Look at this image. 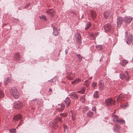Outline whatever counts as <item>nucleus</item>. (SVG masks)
<instances>
[{
	"label": "nucleus",
	"mask_w": 133,
	"mask_h": 133,
	"mask_svg": "<svg viewBox=\"0 0 133 133\" xmlns=\"http://www.w3.org/2000/svg\"><path fill=\"white\" fill-rule=\"evenodd\" d=\"M4 95L3 91L2 90H0V98L3 97Z\"/></svg>",
	"instance_id": "e433bc0d"
},
{
	"label": "nucleus",
	"mask_w": 133,
	"mask_h": 133,
	"mask_svg": "<svg viewBox=\"0 0 133 133\" xmlns=\"http://www.w3.org/2000/svg\"><path fill=\"white\" fill-rule=\"evenodd\" d=\"M112 117H114L113 120L114 122L121 124H124L125 123V121L123 120L118 119V117L116 115H113Z\"/></svg>",
	"instance_id": "f03ea898"
},
{
	"label": "nucleus",
	"mask_w": 133,
	"mask_h": 133,
	"mask_svg": "<svg viewBox=\"0 0 133 133\" xmlns=\"http://www.w3.org/2000/svg\"><path fill=\"white\" fill-rule=\"evenodd\" d=\"M128 63L127 60L125 59H123L121 62V64L122 65L124 66Z\"/></svg>",
	"instance_id": "5701e85b"
},
{
	"label": "nucleus",
	"mask_w": 133,
	"mask_h": 133,
	"mask_svg": "<svg viewBox=\"0 0 133 133\" xmlns=\"http://www.w3.org/2000/svg\"><path fill=\"white\" fill-rule=\"evenodd\" d=\"M112 15V13L110 11H106L104 12V16L105 19H108L111 17Z\"/></svg>",
	"instance_id": "1a4fd4ad"
},
{
	"label": "nucleus",
	"mask_w": 133,
	"mask_h": 133,
	"mask_svg": "<svg viewBox=\"0 0 133 133\" xmlns=\"http://www.w3.org/2000/svg\"><path fill=\"white\" fill-rule=\"evenodd\" d=\"M75 37L76 38V41L79 44H80L82 43L81 39V36L80 33H78L75 35Z\"/></svg>",
	"instance_id": "9d476101"
},
{
	"label": "nucleus",
	"mask_w": 133,
	"mask_h": 133,
	"mask_svg": "<svg viewBox=\"0 0 133 133\" xmlns=\"http://www.w3.org/2000/svg\"><path fill=\"white\" fill-rule=\"evenodd\" d=\"M128 72L127 71H125V74L123 73H121L120 74V78L122 79H123L126 78L127 80H128L129 79Z\"/></svg>",
	"instance_id": "423d86ee"
},
{
	"label": "nucleus",
	"mask_w": 133,
	"mask_h": 133,
	"mask_svg": "<svg viewBox=\"0 0 133 133\" xmlns=\"http://www.w3.org/2000/svg\"><path fill=\"white\" fill-rule=\"evenodd\" d=\"M76 56H77V58L79 62H81L83 58V57L79 54H77Z\"/></svg>",
	"instance_id": "bb28decb"
},
{
	"label": "nucleus",
	"mask_w": 133,
	"mask_h": 133,
	"mask_svg": "<svg viewBox=\"0 0 133 133\" xmlns=\"http://www.w3.org/2000/svg\"><path fill=\"white\" fill-rule=\"evenodd\" d=\"M89 86V84H87V87H88Z\"/></svg>",
	"instance_id": "5fc2aeb1"
},
{
	"label": "nucleus",
	"mask_w": 133,
	"mask_h": 133,
	"mask_svg": "<svg viewBox=\"0 0 133 133\" xmlns=\"http://www.w3.org/2000/svg\"><path fill=\"white\" fill-rule=\"evenodd\" d=\"M85 90V87L82 88H81V91L82 94H84Z\"/></svg>",
	"instance_id": "72a5a7b5"
},
{
	"label": "nucleus",
	"mask_w": 133,
	"mask_h": 133,
	"mask_svg": "<svg viewBox=\"0 0 133 133\" xmlns=\"http://www.w3.org/2000/svg\"><path fill=\"white\" fill-rule=\"evenodd\" d=\"M91 37H93L94 39H95L96 38V37H97V36H96V35L95 34H93L92 33L91 34Z\"/></svg>",
	"instance_id": "58836bf2"
},
{
	"label": "nucleus",
	"mask_w": 133,
	"mask_h": 133,
	"mask_svg": "<svg viewBox=\"0 0 133 133\" xmlns=\"http://www.w3.org/2000/svg\"><path fill=\"white\" fill-rule=\"evenodd\" d=\"M85 95H84L83 96V97L81 99H83L84 101L85 100V99L84 98Z\"/></svg>",
	"instance_id": "de8ad7c7"
},
{
	"label": "nucleus",
	"mask_w": 133,
	"mask_h": 133,
	"mask_svg": "<svg viewBox=\"0 0 133 133\" xmlns=\"http://www.w3.org/2000/svg\"><path fill=\"white\" fill-rule=\"evenodd\" d=\"M80 81V80L79 79H76L73 81L71 82L72 84H74L76 83H77Z\"/></svg>",
	"instance_id": "c85d7f7f"
},
{
	"label": "nucleus",
	"mask_w": 133,
	"mask_h": 133,
	"mask_svg": "<svg viewBox=\"0 0 133 133\" xmlns=\"http://www.w3.org/2000/svg\"><path fill=\"white\" fill-rule=\"evenodd\" d=\"M129 104L128 103H127L124 106H123L121 107V108L123 109H125L126 108V107H127L129 106Z\"/></svg>",
	"instance_id": "79ce46f5"
},
{
	"label": "nucleus",
	"mask_w": 133,
	"mask_h": 133,
	"mask_svg": "<svg viewBox=\"0 0 133 133\" xmlns=\"http://www.w3.org/2000/svg\"><path fill=\"white\" fill-rule=\"evenodd\" d=\"M70 97L73 99H77L79 98L78 96L75 92H72L69 95Z\"/></svg>",
	"instance_id": "9b49d317"
},
{
	"label": "nucleus",
	"mask_w": 133,
	"mask_h": 133,
	"mask_svg": "<svg viewBox=\"0 0 133 133\" xmlns=\"http://www.w3.org/2000/svg\"><path fill=\"white\" fill-rule=\"evenodd\" d=\"M1 83H0V86H1Z\"/></svg>",
	"instance_id": "052dcab7"
},
{
	"label": "nucleus",
	"mask_w": 133,
	"mask_h": 133,
	"mask_svg": "<svg viewBox=\"0 0 133 133\" xmlns=\"http://www.w3.org/2000/svg\"><path fill=\"white\" fill-rule=\"evenodd\" d=\"M8 78L7 77L4 81V82L5 85H8Z\"/></svg>",
	"instance_id": "f704fd0d"
},
{
	"label": "nucleus",
	"mask_w": 133,
	"mask_h": 133,
	"mask_svg": "<svg viewBox=\"0 0 133 133\" xmlns=\"http://www.w3.org/2000/svg\"><path fill=\"white\" fill-rule=\"evenodd\" d=\"M72 13L74 15L75 14H76L74 12H73Z\"/></svg>",
	"instance_id": "603ef678"
},
{
	"label": "nucleus",
	"mask_w": 133,
	"mask_h": 133,
	"mask_svg": "<svg viewBox=\"0 0 133 133\" xmlns=\"http://www.w3.org/2000/svg\"><path fill=\"white\" fill-rule=\"evenodd\" d=\"M92 78V77H91L89 78V79H91Z\"/></svg>",
	"instance_id": "4d7b16f0"
},
{
	"label": "nucleus",
	"mask_w": 133,
	"mask_h": 133,
	"mask_svg": "<svg viewBox=\"0 0 133 133\" xmlns=\"http://www.w3.org/2000/svg\"><path fill=\"white\" fill-rule=\"evenodd\" d=\"M125 21L128 23H130L132 19V18L131 16H125L124 17Z\"/></svg>",
	"instance_id": "2eb2a0df"
},
{
	"label": "nucleus",
	"mask_w": 133,
	"mask_h": 133,
	"mask_svg": "<svg viewBox=\"0 0 133 133\" xmlns=\"http://www.w3.org/2000/svg\"><path fill=\"white\" fill-rule=\"evenodd\" d=\"M117 126L118 125H115L114 127V131L116 132H119V129Z\"/></svg>",
	"instance_id": "393cba45"
},
{
	"label": "nucleus",
	"mask_w": 133,
	"mask_h": 133,
	"mask_svg": "<svg viewBox=\"0 0 133 133\" xmlns=\"http://www.w3.org/2000/svg\"><path fill=\"white\" fill-rule=\"evenodd\" d=\"M21 56L19 53L17 52L16 53L14 56V59L17 62H19Z\"/></svg>",
	"instance_id": "f8f14e48"
},
{
	"label": "nucleus",
	"mask_w": 133,
	"mask_h": 133,
	"mask_svg": "<svg viewBox=\"0 0 133 133\" xmlns=\"http://www.w3.org/2000/svg\"><path fill=\"white\" fill-rule=\"evenodd\" d=\"M96 35V36H98L99 35V33L98 32H97V33H96V34H95Z\"/></svg>",
	"instance_id": "3c124183"
},
{
	"label": "nucleus",
	"mask_w": 133,
	"mask_h": 133,
	"mask_svg": "<svg viewBox=\"0 0 133 133\" xmlns=\"http://www.w3.org/2000/svg\"><path fill=\"white\" fill-rule=\"evenodd\" d=\"M95 47L100 50H101L103 49L102 45H96L95 46Z\"/></svg>",
	"instance_id": "a878e982"
},
{
	"label": "nucleus",
	"mask_w": 133,
	"mask_h": 133,
	"mask_svg": "<svg viewBox=\"0 0 133 133\" xmlns=\"http://www.w3.org/2000/svg\"><path fill=\"white\" fill-rule=\"evenodd\" d=\"M99 92L98 91H95L93 95V97L94 98H97L99 97Z\"/></svg>",
	"instance_id": "b1692460"
},
{
	"label": "nucleus",
	"mask_w": 133,
	"mask_h": 133,
	"mask_svg": "<svg viewBox=\"0 0 133 133\" xmlns=\"http://www.w3.org/2000/svg\"><path fill=\"white\" fill-rule=\"evenodd\" d=\"M22 118V116L21 115L19 114L13 117V119L14 120L18 121L21 119Z\"/></svg>",
	"instance_id": "a211bd4d"
},
{
	"label": "nucleus",
	"mask_w": 133,
	"mask_h": 133,
	"mask_svg": "<svg viewBox=\"0 0 133 133\" xmlns=\"http://www.w3.org/2000/svg\"><path fill=\"white\" fill-rule=\"evenodd\" d=\"M124 97V95L122 94H120L119 97L117 98V100L118 102H119L121 101V99L123 98Z\"/></svg>",
	"instance_id": "aec40b11"
},
{
	"label": "nucleus",
	"mask_w": 133,
	"mask_h": 133,
	"mask_svg": "<svg viewBox=\"0 0 133 133\" xmlns=\"http://www.w3.org/2000/svg\"><path fill=\"white\" fill-rule=\"evenodd\" d=\"M74 74H70L67 77V78L69 80H72L74 77Z\"/></svg>",
	"instance_id": "412c9836"
},
{
	"label": "nucleus",
	"mask_w": 133,
	"mask_h": 133,
	"mask_svg": "<svg viewBox=\"0 0 133 133\" xmlns=\"http://www.w3.org/2000/svg\"><path fill=\"white\" fill-rule=\"evenodd\" d=\"M14 106L16 108H20L23 107V104L21 102L17 101L14 103Z\"/></svg>",
	"instance_id": "6e6552de"
},
{
	"label": "nucleus",
	"mask_w": 133,
	"mask_h": 133,
	"mask_svg": "<svg viewBox=\"0 0 133 133\" xmlns=\"http://www.w3.org/2000/svg\"><path fill=\"white\" fill-rule=\"evenodd\" d=\"M17 20H18H18H18V19H17Z\"/></svg>",
	"instance_id": "0e129e2a"
},
{
	"label": "nucleus",
	"mask_w": 133,
	"mask_h": 133,
	"mask_svg": "<svg viewBox=\"0 0 133 133\" xmlns=\"http://www.w3.org/2000/svg\"><path fill=\"white\" fill-rule=\"evenodd\" d=\"M125 21L124 18L120 17L117 19V24L118 27H120L121 26L122 23Z\"/></svg>",
	"instance_id": "0eeeda50"
},
{
	"label": "nucleus",
	"mask_w": 133,
	"mask_h": 133,
	"mask_svg": "<svg viewBox=\"0 0 133 133\" xmlns=\"http://www.w3.org/2000/svg\"><path fill=\"white\" fill-rule=\"evenodd\" d=\"M91 24L90 22H88L86 25V26L85 28V30H86L87 29L89 28H90V27L91 26Z\"/></svg>",
	"instance_id": "cd10ccee"
},
{
	"label": "nucleus",
	"mask_w": 133,
	"mask_h": 133,
	"mask_svg": "<svg viewBox=\"0 0 133 133\" xmlns=\"http://www.w3.org/2000/svg\"><path fill=\"white\" fill-rule=\"evenodd\" d=\"M94 115L93 112L91 111H89L87 113V117H92Z\"/></svg>",
	"instance_id": "4be33fe9"
},
{
	"label": "nucleus",
	"mask_w": 133,
	"mask_h": 133,
	"mask_svg": "<svg viewBox=\"0 0 133 133\" xmlns=\"http://www.w3.org/2000/svg\"><path fill=\"white\" fill-rule=\"evenodd\" d=\"M60 115L61 116H63V117H66L67 115V114L66 113H65V114H64V113L61 114H60Z\"/></svg>",
	"instance_id": "a19ab883"
},
{
	"label": "nucleus",
	"mask_w": 133,
	"mask_h": 133,
	"mask_svg": "<svg viewBox=\"0 0 133 133\" xmlns=\"http://www.w3.org/2000/svg\"><path fill=\"white\" fill-rule=\"evenodd\" d=\"M66 107H68L70 104L71 100L69 98H66L64 101Z\"/></svg>",
	"instance_id": "4468645a"
},
{
	"label": "nucleus",
	"mask_w": 133,
	"mask_h": 133,
	"mask_svg": "<svg viewBox=\"0 0 133 133\" xmlns=\"http://www.w3.org/2000/svg\"><path fill=\"white\" fill-rule=\"evenodd\" d=\"M97 85V84L96 82H93L92 83V86L93 88H95V87H96V86Z\"/></svg>",
	"instance_id": "c9c22d12"
},
{
	"label": "nucleus",
	"mask_w": 133,
	"mask_h": 133,
	"mask_svg": "<svg viewBox=\"0 0 133 133\" xmlns=\"http://www.w3.org/2000/svg\"><path fill=\"white\" fill-rule=\"evenodd\" d=\"M65 53L66 55H67V54H68V50L67 49H66L65 50Z\"/></svg>",
	"instance_id": "09e8293b"
},
{
	"label": "nucleus",
	"mask_w": 133,
	"mask_h": 133,
	"mask_svg": "<svg viewBox=\"0 0 133 133\" xmlns=\"http://www.w3.org/2000/svg\"><path fill=\"white\" fill-rule=\"evenodd\" d=\"M49 91H52V90L51 89H49Z\"/></svg>",
	"instance_id": "13d9d810"
},
{
	"label": "nucleus",
	"mask_w": 133,
	"mask_h": 133,
	"mask_svg": "<svg viewBox=\"0 0 133 133\" xmlns=\"http://www.w3.org/2000/svg\"><path fill=\"white\" fill-rule=\"evenodd\" d=\"M52 28L53 29V35L55 36H57L58 35V32L56 27L55 26H53Z\"/></svg>",
	"instance_id": "dca6fc26"
},
{
	"label": "nucleus",
	"mask_w": 133,
	"mask_h": 133,
	"mask_svg": "<svg viewBox=\"0 0 133 133\" xmlns=\"http://www.w3.org/2000/svg\"><path fill=\"white\" fill-rule=\"evenodd\" d=\"M132 60H133V58H132Z\"/></svg>",
	"instance_id": "69168bd1"
},
{
	"label": "nucleus",
	"mask_w": 133,
	"mask_h": 133,
	"mask_svg": "<svg viewBox=\"0 0 133 133\" xmlns=\"http://www.w3.org/2000/svg\"><path fill=\"white\" fill-rule=\"evenodd\" d=\"M10 92L15 98H18L19 96V93L15 87H12L10 90Z\"/></svg>",
	"instance_id": "f257e3e1"
},
{
	"label": "nucleus",
	"mask_w": 133,
	"mask_h": 133,
	"mask_svg": "<svg viewBox=\"0 0 133 133\" xmlns=\"http://www.w3.org/2000/svg\"><path fill=\"white\" fill-rule=\"evenodd\" d=\"M57 121H55L54 122H50V125H51L52 127L53 128L55 129H56L57 127Z\"/></svg>",
	"instance_id": "f3484780"
},
{
	"label": "nucleus",
	"mask_w": 133,
	"mask_h": 133,
	"mask_svg": "<svg viewBox=\"0 0 133 133\" xmlns=\"http://www.w3.org/2000/svg\"><path fill=\"white\" fill-rule=\"evenodd\" d=\"M91 14L92 16V17L93 18H95L96 16V13L93 11H91Z\"/></svg>",
	"instance_id": "7c9ffc66"
},
{
	"label": "nucleus",
	"mask_w": 133,
	"mask_h": 133,
	"mask_svg": "<svg viewBox=\"0 0 133 133\" xmlns=\"http://www.w3.org/2000/svg\"><path fill=\"white\" fill-rule=\"evenodd\" d=\"M132 36V35L131 34H129L127 38L126 42L128 44H131L132 42L133 38Z\"/></svg>",
	"instance_id": "ddd939ff"
},
{
	"label": "nucleus",
	"mask_w": 133,
	"mask_h": 133,
	"mask_svg": "<svg viewBox=\"0 0 133 133\" xmlns=\"http://www.w3.org/2000/svg\"><path fill=\"white\" fill-rule=\"evenodd\" d=\"M77 92L79 93H80L81 94H82V92L81 91V90H80L79 91H77Z\"/></svg>",
	"instance_id": "8fccbe9b"
},
{
	"label": "nucleus",
	"mask_w": 133,
	"mask_h": 133,
	"mask_svg": "<svg viewBox=\"0 0 133 133\" xmlns=\"http://www.w3.org/2000/svg\"><path fill=\"white\" fill-rule=\"evenodd\" d=\"M47 16L50 17H53L55 14L54 10L52 9H50L45 12Z\"/></svg>",
	"instance_id": "39448f33"
},
{
	"label": "nucleus",
	"mask_w": 133,
	"mask_h": 133,
	"mask_svg": "<svg viewBox=\"0 0 133 133\" xmlns=\"http://www.w3.org/2000/svg\"><path fill=\"white\" fill-rule=\"evenodd\" d=\"M22 121L21 120L19 122V124L18 125H22Z\"/></svg>",
	"instance_id": "a18cd8bd"
},
{
	"label": "nucleus",
	"mask_w": 133,
	"mask_h": 133,
	"mask_svg": "<svg viewBox=\"0 0 133 133\" xmlns=\"http://www.w3.org/2000/svg\"><path fill=\"white\" fill-rule=\"evenodd\" d=\"M127 34H126H126H125V36H127Z\"/></svg>",
	"instance_id": "680f3d73"
},
{
	"label": "nucleus",
	"mask_w": 133,
	"mask_h": 133,
	"mask_svg": "<svg viewBox=\"0 0 133 133\" xmlns=\"http://www.w3.org/2000/svg\"><path fill=\"white\" fill-rule=\"evenodd\" d=\"M105 101L106 105L108 106L115 105V100L110 98L106 99Z\"/></svg>",
	"instance_id": "7ed1b4c3"
},
{
	"label": "nucleus",
	"mask_w": 133,
	"mask_h": 133,
	"mask_svg": "<svg viewBox=\"0 0 133 133\" xmlns=\"http://www.w3.org/2000/svg\"><path fill=\"white\" fill-rule=\"evenodd\" d=\"M92 110L93 111L96 112V107L95 106H94L92 108Z\"/></svg>",
	"instance_id": "37998d69"
},
{
	"label": "nucleus",
	"mask_w": 133,
	"mask_h": 133,
	"mask_svg": "<svg viewBox=\"0 0 133 133\" xmlns=\"http://www.w3.org/2000/svg\"><path fill=\"white\" fill-rule=\"evenodd\" d=\"M37 103L39 105H40L41 102L40 101H38Z\"/></svg>",
	"instance_id": "49530a36"
},
{
	"label": "nucleus",
	"mask_w": 133,
	"mask_h": 133,
	"mask_svg": "<svg viewBox=\"0 0 133 133\" xmlns=\"http://www.w3.org/2000/svg\"><path fill=\"white\" fill-rule=\"evenodd\" d=\"M50 81L51 82V81H51V80H50Z\"/></svg>",
	"instance_id": "e2e57ef3"
},
{
	"label": "nucleus",
	"mask_w": 133,
	"mask_h": 133,
	"mask_svg": "<svg viewBox=\"0 0 133 133\" xmlns=\"http://www.w3.org/2000/svg\"><path fill=\"white\" fill-rule=\"evenodd\" d=\"M72 120H75V118H73L72 117Z\"/></svg>",
	"instance_id": "864d4df0"
},
{
	"label": "nucleus",
	"mask_w": 133,
	"mask_h": 133,
	"mask_svg": "<svg viewBox=\"0 0 133 133\" xmlns=\"http://www.w3.org/2000/svg\"><path fill=\"white\" fill-rule=\"evenodd\" d=\"M64 130L65 132V131H68V127L66 125H64Z\"/></svg>",
	"instance_id": "4c0bfd02"
},
{
	"label": "nucleus",
	"mask_w": 133,
	"mask_h": 133,
	"mask_svg": "<svg viewBox=\"0 0 133 133\" xmlns=\"http://www.w3.org/2000/svg\"><path fill=\"white\" fill-rule=\"evenodd\" d=\"M102 58V57L101 58V59L99 60V61L100 62H101V59Z\"/></svg>",
	"instance_id": "6e6d98bb"
},
{
	"label": "nucleus",
	"mask_w": 133,
	"mask_h": 133,
	"mask_svg": "<svg viewBox=\"0 0 133 133\" xmlns=\"http://www.w3.org/2000/svg\"><path fill=\"white\" fill-rule=\"evenodd\" d=\"M40 18L41 19H42L45 21H47V19L46 18L45 16L44 15H42L41 16H40Z\"/></svg>",
	"instance_id": "2f4dec72"
},
{
	"label": "nucleus",
	"mask_w": 133,
	"mask_h": 133,
	"mask_svg": "<svg viewBox=\"0 0 133 133\" xmlns=\"http://www.w3.org/2000/svg\"><path fill=\"white\" fill-rule=\"evenodd\" d=\"M61 119L62 118L61 117H57L56 118V119L57 121H60L61 122H62Z\"/></svg>",
	"instance_id": "ea45409f"
},
{
	"label": "nucleus",
	"mask_w": 133,
	"mask_h": 133,
	"mask_svg": "<svg viewBox=\"0 0 133 133\" xmlns=\"http://www.w3.org/2000/svg\"><path fill=\"white\" fill-rule=\"evenodd\" d=\"M30 5V4H27L26 5V6L25 7H24V9L26 8V7H28V6H29Z\"/></svg>",
	"instance_id": "c03bdc74"
},
{
	"label": "nucleus",
	"mask_w": 133,
	"mask_h": 133,
	"mask_svg": "<svg viewBox=\"0 0 133 133\" xmlns=\"http://www.w3.org/2000/svg\"><path fill=\"white\" fill-rule=\"evenodd\" d=\"M87 81H87V80H86V81H85V82H87Z\"/></svg>",
	"instance_id": "bf43d9fd"
},
{
	"label": "nucleus",
	"mask_w": 133,
	"mask_h": 133,
	"mask_svg": "<svg viewBox=\"0 0 133 133\" xmlns=\"http://www.w3.org/2000/svg\"><path fill=\"white\" fill-rule=\"evenodd\" d=\"M9 131L11 133H16V129H10Z\"/></svg>",
	"instance_id": "473e14b6"
},
{
	"label": "nucleus",
	"mask_w": 133,
	"mask_h": 133,
	"mask_svg": "<svg viewBox=\"0 0 133 133\" xmlns=\"http://www.w3.org/2000/svg\"><path fill=\"white\" fill-rule=\"evenodd\" d=\"M104 28L105 32L106 33H108L111 32L112 29L111 25L109 23H108L104 25Z\"/></svg>",
	"instance_id": "20e7f679"
},
{
	"label": "nucleus",
	"mask_w": 133,
	"mask_h": 133,
	"mask_svg": "<svg viewBox=\"0 0 133 133\" xmlns=\"http://www.w3.org/2000/svg\"><path fill=\"white\" fill-rule=\"evenodd\" d=\"M102 81H99L98 84V87L99 90H102L104 89V86L103 84L102 83Z\"/></svg>",
	"instance_id": "6ab92c4d"
},
{
	"label": "nucleus",
	"mask_w": 133,
	"mask_h": 133,
	"mask_svg": "<svg viewBox=\"0 0 133 133\" xmlns=\"http://www.w3.org/2000/svg\"><path fill=\"white\" fill-rule=\"evenodd\" d=\"M82 111L83 113L86 112L89 109L88 107V106H85L82 108Z\"/></svg>",
	"instance_id": "c756f323"
}]
</instances>
